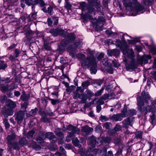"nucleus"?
<instances>
[{
  "label": "nucleus",
  "mask_w": 156,
  "mask_h": 156,
  "mask_svg": "<svg viewBox=\"0 0 156 156\" xmlns=\"http://www.w3.org/2000/svg\"><path fill=\"white\" fill-rule=\"evenodd\" d=\"M97 112L98 113H99L100 112V111L101 109V107L100 105H98L97 107Z\"/></svg>",
  "instance_id": "nucleus-63"
},
{
  "label": "nucleus",
  "mask_w": 156,
  "mask_h": 156,
  "mask_svg": "<svg viewBox=\"0 0 156 156\" xmlns=\"http://www.w3.org/2000/svg\"><path fill=\"white\" fill-rule=\"evenodd\" d=\"M36 112V109H32L30 111V114H32L31 115H34L35 114Z\"/></svg>",
  "instance_id": "nucleus-64"
},
{
  "label": "nucleus",
  "mask_w": 156,
  "mask_h": 156,
  "mask_svg": "<svg viewBox=\"0 0 156 156\" xmlns=\"http://www.w3.org/2000/svg\"><path fill=\"white\" fill-rule=\"evenodd\" d=\"M111 140V139L109 137H105V141L106 143L109 142Z\"/></svg>",
  "instance_id": "nucleus-56"
},
{
  "label": "nucleus",
  "mask_w": 156,
  "mask_h": 156,
  "mask_svg": "<svg viewBox=\"0 0 156 156\" xmlns=\"http://www.w3.org/2000/svg\"><path fill=\"white\" fill-rule=\"evenodd\" d=\"M89 84L90 82L89 81H86L83 82L82 83V86L83 87L86 88L89 85Z\"/></svg>",
  "instance_id": "nucleus-37"
},
{
  "label": "nucleus",
  "mask_w": 156,
  "mask_h": 156,
  "mask_svg": "<svg viewBox=\"0 0 156 156\" xmlns=\"http://www.w3.org/2000/svg\"><path fill=\"white\" fill-rule=\"evenodd\" d=\"M82 44L80 42H77L74 45L70 46L68 48V49L69 51H73L75 50L77 48H80L81 47Z\"/></svg>",
  "instance_id": "nucleus-12"
},
{
  "label": "nucleus",
  "mask_w": 156,
  "mask_h": 156,
  "mask_svg": "<svg viewBox=\"0 0 156 156\" xmlns=\"http://www.w3.org/2000/svg\"><path fill=\"white\" fill-rule=\"evenodd\" d=\"M93 130L92 128L86 126L82 128V131L84 132L86 134H88L90 132L92 131Z\"/></svg>",
  "instance_id": "nucleus-19"
},
{
  "label": "nucleus",
  "mask_w": 156,
  "mask_h": 156,
  "mask_svg": "<svg viewBox=\"0 0 156 156\" xmlns=\"http://www.w3.org/2000/svg\"><path fill=\"white\" fill-rule=\"evenodd\" d=\"M6 105L8 107L12 109H14L16 106V103L10 100L6 101Z\"/></svg>",
  "instance_id": "nucleus-14"
},
{
  "label": "nucleus",
  "mask_w": 156,
  "mask_h": 156,
  "mask_svg": "<svg viewBox=\"0 0 156 156\" xmlns=\"http://www.w3.org/2000/svg\"><path fill=\"white\" fill-rule=\"evenodd\" d=\"M7 97L5 95L1 96L0 98L1 101L2 103H3L7 100Z\"/></svg>",
  "instance_id": "nucleus-39"
},
{
  "label": "nucleus",
  "mask_w": 156,
  "mask_h": 156,
  "mask_svg": "<svg viewBox=\"0 0 156 156\" xmlns=\"http://www.w3.org/2000/svg\"><path fill=\"white\" fill-rule=\"evenodd\" d=\"M67 129L69 131H72L74 133H77V134L79 133L80 130L78 128L73 126L72 125H69L67 128Z\"/></svg>",
  "instance_id": "nucleus-15"
},
{
  "label": "nucleus",
  "mask_w": 156,
  "mask_h": 156,
  "mask_svg": "<svg viewBox=\"0 0 156 156\" xmlns=\"http://www.w3.org/2000/svg\"><path fill=\"white\" fill-rule=\"evenodd\" d=\"M101 98L104 100H105L109 98V95L108 94H104Z\"/></svg>",
  "instance_id": "nucleus-52"
},
{
  "label": "nucleus",
  "mask_w": 156,
  "mask_h": 156,
  "mask_svg": "<svg viewBox=\"0 0 156 156\" xmlns=\"http://www.w3.org/2000/svg\"><path fill=\"white\" fill-rule=\"evenodd\" d=\"M119 51L117 49H112L108 51V54L111 56L114 55L117 57L119 55Z\"/></svg>",
  "instance_id": "nucleus-18"
},
{
  "label": "nucleus",
  "mask_w": 156,
  "mask_h": 156,
  "mask_svg": "<svg viewBox=\"0 0 156 156\" xmlns=\"http://www.w3.org/2000/svg\"><path fill=\"white\" fill-rule=\"evenodd\" d=\"M34 133V132L33 130H31L29 131L27 135V137L29 138H32Z\"/></svg>",
  "instance_id": "nucleus-30"
},
{
  "label": "nucleus",
  "mask_w": 156,
  "mask_h": 156,
  "mask_svg": "<svg viewBox=\"0 0 156 156\" xmlns=\"http://www.w3.org/2000/svg\"><path fill=\"white\" fill-rule=\"evenodd\" d=\"M72 142L73 144L76 147L80 148L81 145L80 144L79 141L76 137L72 139Z\"/></svg>",
  "instance_id": "nucleus-23"
},
{
  "label": "nucleus",
  "mask_w": 156,
  "mask_h": 156,
  "mask_svg": "<svg viewBox=\"0 0 156 156\" xmlns=\"http://www.w3.org/2000/svg\"><path fill=\"white\" fill-rule=\"evenodd\" d=\"M80 90L81 93H82L83 91L80 90V87H78L76 90L73 93V98L75 99H78V98H80L82 99L81 94L80 95V94L78 92V91Z\"/></svg>",
  "instance_id": "nucleus-16"
},
{
  "label": "nucleus",
  "mask_w": 156,
  "mask_h": 156,
  "mask_svg": "<svg viewBox=\"0 0 156 156\" xmlns=\"http://www.w3.org/2000/svg\"><path fill=\"white\" fill-rule=\"evenodd\" d=\"M144 57L147 59L148 60L150 59L151 58V56L149 55H145L144 56Z\"/></svg>",
  "instance_id": "nucleus-62"
},
{
  "label": "nucleus",
  "mask_w": 156,
  "mask_h": 156,
  "mask_svg": "<svg viewBox=\"0 0 156 156\" xmlns=\"http://www.w3.org/2000/svg\"><path fill=\"white\" fill-rule=\"evenodd\" d=\"M104 100L101 98L97 102V104L99 105H103L104 104Z\"/></svg>",
  "instance_id": "nucleus-46"
},
{
  "label": "nucleus",
  "mask_w": 156,
  "mask_h": 156,
  "mask_svg": "<svg viewBox=\"0 0 156 156\" xmlns=\"http://www.w3.org/2000/svg\"><path fill=\"white\" fill-rule=\"evenodd\" d=\"M46 138L49 139L50 140L55 139V140H52V142H54L57 141L55 136L52 132H48L44 135V132H41L39 133V136L36 140L38 143H41L43 142L44 140Z\"/></svg>",
  "instance_id": "nucleus-3"
},
{
  "label": "nucleus",
  "mask_w": 156,
  "mask_h": 156,
  "mask_svg": "<svg viewBox=\"0 0 156 156\" xmlns=\"http://www.w3.org/2000/svg\"><path fill=\"white\" fill-rule=\"evenodd\" d=\"M124 4L126 7L130 6L131 5V2L130 0H126L124 2Z\"/></svg>",
  "instance_id": "nucleus-33"
},
{
  "label": "nucleus",
  "mask_w": 156,
  "mask_h": 156,
  "mask_svg": "<svg viewBox=\"0 0 156 156\" xmlns=\"http://www.w3.org/2000/svg\"><path fill=\"white\" fill-rule=\"evenodd\" d=\"M29 97V94H26L24 91H23L20 99L23 101H26L28 99Z\"/></svg>",
  "instance_id": "nucleus-22"
},
{
  "label": "nucleus",
  "mask_w": 156,
  "mask_h": 156,
  "mask_svg": "<svg viewBox=\"0 0 156 156\" xmlns=\"http://www.w3.org/2000/svg\"><path fill=\"white\" fill-rule=\"evenodd\" d=\"M71 5L69 3L68 1L65 2V7L68 9H70L71 7Z\"/></svg>",
  "instance_id": "nucleus-35"
},
{
  "label": "nucleus",
  "mask_w": 156,
  "mask_h": 156,
  "mask_svg": "<svg viewBox=\"0 0 156 156\" xmlns=\"http://www.w3.org/2000/svg\"><path fill=\"white\" fill-rule=\"evenodd\" d=\"M77 134V133H74L73 132H71L69 133L67 135V136L66 137V141L67 142H68L70 141L71 138L74 136L75 134Z\"/></svg>",
  "instance_id": "nucleus-25"
},
{
  "label": "nucleus",
  "mask_w": 156,
  "mask_h": 156,
  "mask_svg": "<svg viewBox=\"0 0 156 156\" xmlns=\"http://www.w3.org/2000/svg\"><path fill=\"white\" fill-rule=\"evenodd\" d=\"M85 93H86V94H81L82 97L81 102L82 103H85L88 98H90L94 95V93L89 90H87L85 91Z\"/></svg>",
  "instance_id": "nucleus-6"
},
{
  "label": "nucleus",
  "mask_w": 156,
  "mask_h": 156,
  "mask_svg": "<svg viewBox=\"0 0 156 156\" xmlns=\"http://www.w3.org/2000/svg\"><path fill=\"white\" fill-rule=\"evenodd\" d=\"M25 115V113L23 112L20 111L17 112L15 118V120L18 123L21 122Z\"/></svg>",
  "instance_id": "nucleus-9"
},
{
  "label": "nucleus",
  "mask_w": 156,
  "mask_h": 156,
  "mask_svg": "<svg viewBox=\"0 0 156 156\" xmlns=\"http://www.w3.org/2000/svg\"><path fill=\"white\" fill-rule=\"evenodd\" d=\"M129 50H128L126 46L125 47V49L123 50L122 51L123 54L126 55H127L128 56H129V55L128 53V51Z\"/></svg>",
  "instance_id": "nucleus-36"
},
{
  "label": "nucleus",
  "mask_w": 156,
  "mask_h": 156,
  "mask_svg": "<svg viewBox=\"0 0 156 156\" xmlns=\"http://www.w3.org/2000/svg\"><path fill=\"white\" fill-rule=\"evenodd\" d=\"M4 122L6 128L8 129L10 127V124L7 119H5L4 121Z\"/></svg>",
  "instance_id": "nucleus-44"
},
{
  "label": "nucleus",
  "mask_w": 156,
  "mask_h": 156,
  "mask_svg": "<svg viewBox=\"0 0 156 156\" xmlns=\"http://www.w3.org/2000/svg\"><path fill=\"white\" fill-rule=\"evenodd\" d=\"M108 118L105 116L101 115L100 117V120L102 122H105L107 121Z\"/></svg>",
  "instance_id": "nucleus-47"
},
{
  "label": "nucleus",
  "mask_w": 156,
  "mask_h": 156,
  "mask_svg": "<svg viewBox=\"0 0 156 156\" xmlns=\"http://www.w3.org/2000/svg\"><path fill=\"white\" fill-rule=\"evenodd\" d=\"M75 37L74 34L71 33L68 34L67 40H68V41L67 42L66 41L65 42V44H66L67 43H69L71 41H73L75 39Z\"/></svg>",
  "instance_id": "nucleus-17"
},
{
  "label": "nucleus",
  "mask_w": 156,
  "mask_h": 156,
  "mask_svg": "<svg viewBox=\"0 0 156 156\" xmlns=\"http://www.w3.org/2000/svg\"><path fill=\"white\" fill-rule=\"evenodd\" d=\"M104 126L106 129H108L112 126V124L110 122H106L104 123Z\"/></svg>",
  "instance_id": "nucleus-38"
},
{
  "label": "nucleus",
  "mask_w": 156,
  "mask_h": 156,
  "mask_svg": "<svg viewBox=\"0 0 156 156\" xmlns=\"http://www.w3.org/2000/svg\"><path fill=\"white\" fill-rule=\"evenodd\" d=\"M14 94L15 96L18 97L20 95V93L19 91H15Z\"/></svg>",
  "instance_id": "nucleus-59"
},
{
  "label": "nucleus",
  "mask_w": 156,
  "mask_h": 156,
  "mask_svg": "<svg viewBox=\"0 0 156 156\" xmlns=\"http://www.w3.org/2000/svg\"><path fill=\"white\" fill-rule=\"evenodd\" d=\"M44 49L47 50H49L50 49V47L49 45L47 44H44Z\"/></svg>",
  "instance_id": "nucleus-54"
},
{
  "label": "nucleus",
  "mask_w": 156,
  "mask_h": 156,
  "mask_svg": "<svg viewBox=\"0 0 156 156\" xmlns=\"http://www.w3.org/2000/svg\"><path fill=\"white\" fill-rule=\"evenodd\" d=\"M15 53L16 54V57H17L19 56L20 54V51L18 49H16L15 51Z\"/></svg>",
  "instance_id": "nucleus-58"
},
{
  "label": "nucleus",
  "mask_w": 156,
  "mask_h": 156,
  "mask_svg": "<svg viewBox=\"0 0 156 156\" xmlns=\"http://www.w3.org/2000/svg\"><path fill=\"white\" fill-rule=\"evenodd\" d=\"M49 121V119L47 117L43 116L41 119V121L42 122H47Z\"/></svg>",
  "instance_id": "nucleus-48"
},
{
  "label": "nucleus",
  "mask_w": 156,
  "mask_h": 156,
  "mask_svg": "<svg viewBox=\"0 0 156 156\" xmlns=\"http://www.w3.org/2000/svg\"><path fill=\"white\" fill-rule=\"evenodd\" d=\"M153 0H144L143 4L145 5H151Z\"/></svg>",
  "instance_id": "nucleus-40"
},
{
  "label": "nucleus",
  "mask_w": 156,
  "mask_h": 156,
  "mask_svg": "<svg viewBox=\"0 0 156 156\" xmlns=\"http://www.w3.org/2000/svg\"><path fill=\"white\" fill-rule=\"evenodd\" d=\"M102 62L104 66H107L108 65V60L107 58H104L102 61Z\"/></svg>",
  "instance_id": "nucleus-49"
},
{
  "label": "nucleus",
  "mask_w": 156,
  "mask_h": 156,
  "mask_svg": "<svg viewBox=\"0 0 156 156\" xmlns=\"http://www.w3.org/2000/svg\"><path fill=\"white\" fill-rule=\"evenodd\" d=\"M37 4H39V6L41 7H44L46 5L43 0H37Z\"/></svg>",
  "instance_id": "nucleus-31"
},
{
  "label": "nucleus",
  "mask_w": 156,
  "mask_h": 156,
  "mask_svg": "<svg viewBox=\"0 0 156 156\" xmlns=\"http://www.w3.org/2000/svg\"><path fill=\"white\" fill-rule=\"evenodd\" d=\"M16 138V135L14 133H12V135H9L7 137L8 143L10 145H12L14 149L17 148V144L14 143L13 144L12 143L11 141L14 140Z\"/></svg>",
  "instance_id": "nucleus-8"
},
{
  "label": "nucleus",
  "mask_w": 156,
  "mask_h": 156,
  "mask_svg": "<svg viewBox=\"0 0 156 156\" xmlns=\"http://www.w3.org/2000/svg\"><path fill=\"white\" fill-rule=\"evenodd\" d=\"M61 31V30L57 29H52L50 30V33L55 36H57Z\"/></svg>",
  "instance_id": "nucleus-24"
},
{
  "label": "nucleus",
  "mask_w": 156,
  "mask_h": 156,
  "mask_svg": "<svg viewBox=\"0 0 156 156\" xmlns=\"http://www.w3.org/2000/svg\"><path fill=\"white\" fill-rule=\"evenodd\" d=\"M112 62L114 67H118L119 66V64L116 60H113Z\"/></svg>",
  "instance_id": "nucleus-50"
},
{
  "label": "nucleus",
  "mask_w": 156,
  "mask_h": 156,
  "mask_svg": "<svg viewBox=\"0 0 156 156\" xmlns=\"http://www.w3.org/2000/svg\"><path fill=\"white\" fill-rule=\"evenodd\" d=\"M27 106V102H25L21 104V109L25 111L26 110Z\"/></svg>",
  "instance_id": "nucleus-43"
},
{
  "label": "nucleus",
  "mask_w": 156,
  "mask_h": 156,
  "mask_svg": "<svg viewBox=\"0 0 156 156\" xmlns=\"http://www.w3.org/2000/svg\"><path fill=\"white\" fill-rule=\"evenodd\" d=\"M77 57L78 58H81V59H83L84 58V55L83 54H78V55Z\"/></svg>",
  "instance_id": "nucleus-60"
},
{
  "label": "nucleus",
  "mask_w": 156,
  "mask_h": 156,
  "mask_svg": "<svg viewBox=\"0 0 156 156\" xmlns=\"http://www.w3.org/2000/svg\"><path fill=\"white\" fill-rule=\"evenodd\" d=\"M7 66V65L4 63V62L0 60V69H4Z\"/></svg>",
  "instance_id": "nucleus-28"
},
{
  "label": "nucleus",
  "mask_w": 156,
  "mask_h": 156,
  "mask_svg": "<svg viewBox=\"0 0 156 156\" xmlns=\"http://www.w3.org/2000/svg\"><path fill=\"white\" fill-rule=\"evenodd\" d=\"M48 24L49 26H51L52 24V21L51 18H49L47 20Z\"/></svg>",
  "instance_id": "nucleus-57"
},
{
  "label": "nucleus",
  "mask_w": 156,
  "mask_h": 156,
  "mask_svg": "<svg viewBox=\"0 0 156 156\" xmlns=\"http://www.w3.org/2000/svg\"><path fill=\"white\" fill-rule=\"evenodd\" d=\"M55 132L56 135L57 136H63V134L61 131V130L59 128L56 129Z\"/></svg>",
  "instance_id": "nucleus-26"
},
{
  "label": "nucleus",
  "mask_w": 156,
  "mask_h": 156,
  "mask_svg": "<svg viewBox=\"0 0 156 156\" xmlns=\"http://www.w3.org/2000/svg\"><path fill=\"white\" fill-rule=\"evenodd\" d=\"M104 55L103 53H101L98 57V60H100L104 56Z\"/></svg>",
  "instance_id": "nucleus-53"
},
{
  "label": "nucleus",
  "mask_w": 156,
  "mask_h": 156,
  "mask_svg": "<svg viewBox=\"0 0 156 156\" xmlns=\"http://www.w3.org/2000/svg\"><path fill=\"white\" fill-rule=\"evenodd\" d=\"M144 11V7L143 5L140 4L137 5L132 11V15L135 16L138 13H143Z\"/></svg>",
  "instance_id": "nucleus-7"
},
{
  "label": "nucleus",
  "mask_w": 156,
  "mask_h": 156,
  "mask_svg": "<svg viewBox=\"0 0 156 156\" xmlns=\"http://www.w3.org/2000/svg\"><path fill=\"white\" fill-rule=\"evenodd\" d=\"M103 81L102 80H98L97 82H96V83L98 85L101 86V84L102 83Z\"/></svg>",
  "instance_id": "nucleus-61"
},
{
  "label": "nucleus",
  "mask_w": 156,
  "mask_h": 156,
  "mask_svg": "<svg viewBox=\"0 0 156 156\" xmlns=\"http://www.w3.org/2000/svg\"><path fill=\"white\" fill-rule=\"evenodd\" d=\"M132 117H128L127 119L124 120L123 121V127L126 128H127L128 126L130 125L132 126L131 123L133 121Z\"/></svg>",
  "instance_id": "nucleus-11"
},
{
  "label": "nucleus",
  "mask_w": 156,
  "mask_h": 156,
  "mask_svg": "<svg viewBox=\"0 0 156 156\" xmlns=\"http://www.w3.org/2000/svg\"><path fill=\"white\" fill-rule=\"evenodd\" d=\"M88 143L91 147H95L97 142L95 137H93L89 138L88 140Z\"/></svg>",
  "instance_id": "nucleus-13"
},
{
  "label": "nucleus",
  "mask_w": 156,
  "mask_h": 156,
  "mask_svg": "<svg viewBox=\"0 0 156 156\" xmlns=\"http://www.w3.org/2000/svg\"><path fill=\"white\" fill-rule=\"evenodd\" d=\"M89 2V5L87 7L86 3L84 2H83L80 3L79 8L82 11H84L87 8L88 11L89 13H92L94 11V9L91 7V5L94 6L98 10H99L101 6L100 1L98 0H88Z\"/></svg>",
  "instance_id": "nucleus-2"
},
{
  "label": "nucleus",
  "mask_w": 156,
  "mask_h": 156,
  "mask_svg": "<svg viewBox=\"0 0 156 156\" xmlns=\"http://www.w3.org/2000/svg\"><path fill=\"white\" fill-rule=\"evenodd\" d=\"M121 129V127L119 125H116L114 128V130L116 131H119Z\"/></svg>",
  "instance_id": "nucleus-51"
},
{
  "label": "nucleus",
  "mask_w": 156,
  "mask_h": 156,
  "mask_svg": "<svg viewBox=\"0 0 156 156\" xmlns=\"http://www.w3.org/2000/svg\"><path fill=\"white\" fill-rule=\"evenodd\" d=\"M109 147V146L108 145H106L103 148L102 150H101V152H103V154L105 155L106 154V152H107V148H108Z\"/></svg>",
  "instance_id": "nucleus-41"
},
{
  "label": "nucleus",
  "mask_w": 156,
  "mask_h": 156,
  "mask_svg": "<svg viewBox=\"0 0 156 156\" xmlns=\"http://www.w3.org/2000/svg\"><path fill=\"white\" fill-rule=\"evenodd\" d=\"M87 60L89 61V64L90 65V70L91 73L95 74L97 70L96 69L97 63L95 58L93 56H91L90 58H88Z\"/></svg>",
  "instance_id": "nucleus-4"
},
{
  "label": "nucleus",
  "mask_w": 156,
  "mask_h": 156,
  "mask_svg": "<svg viewBox=\"0 0 156 156\" xmlns=\"http://www.w3.org/2000/svg\"><path fill=\"white\" fill-rule=\"evenodd\" d=\"M151 98V97L148 93H146L144 91L142 92L140 100L137 102V105L140 107V112L144 115H146L147 112H151L152 115L150 117L151 123L152 125V127H153L155 123V114L156 112V99L151 102V105H148L146 107H142L144 105V102L147 103L148 100H150Z\"/></svg>",
  "instance_id": "nucleus-1"
},
{
  "label": "nucleus",
  "mask_w": 156,
  "mask_h": 156,
  "mask_svg": "<svg viewBox=\"0 0 156 156\" xmlns=\"http://www.w3.org/2000/svg\"><path fill=\"white\" fill-rule=\"evenodd\" d=\"M104 90V88H102L100 89L99 90H98L96 92L94 95L95 97H98L103 92Z\"/></svg>",
  "instance_id": "nucleus-29"
},
{
  "label": "nucleus",
  "mask_w": 156,
  "mask_h": 156,
  "mask_svg": "<svg viewBox=\"0 0 156 156\" xmlns=\"http://www.w3.org/2000/svg\"><path fill=\"white\" fill-rule=\"evenodd\" d=\"M81 17L84 21H87L88 19L91 20L93 19L92 16L88 13L84 14L82 13Z\"/></svg>",
  "instance_id": "nucleus-21"
},
{
  "label": "nucleus",
  "mask_w": 156,
  "mask_h": 156,
  "mask_svg": "<svg viewBox=\"0 0 156 156\" xmlns=\"http://www.w3.org/2000/svg\"><path fill=\"white\" fill-rule=\"evenodd\" d=\"M127 113L126 109H124L122 112V114L114 115L112 117L111 119L114 121H120L122 119V118L125 117V115L127 114Z\"/></svg>",
  "instance_id": "nucleus-5"
},
{
  "label": "nucleus",
  "mask_w": 156,
  "mask_h": 156,
  "mask_svg": "<svg viewBox=\"0 0 156 156\" xmlns=\"http://www.w3.org/2000/svg\"><path fill=\"white\" fill-rule=\"evenodd\" d=\"M37 0H25V3L29 5H34L37 4Z\"/></svg>",
  "instance_id": "nucleus-20"
},
{
  "label": "nucleus",
  "mask_w": 156,
  "mask_h": 156,
  "mask_svg": "<svg viewBox=\"0 0 156 156\" xmlns=\"http://www.w3.org/2000/svg\"><path fill=\"white\" fill-rule=\"evenodd\" d=\"M142 132L138 131L136 133L135 136L137 139H141L142 138Z\"/></svg>",
  "instance_id": "nucleus-27"
},
{
  "label": "nucleus",
  "mask_w": 156,
  "mask_h": 156,
  "mask_svg": "<svg viewBox=\"0 0 156 156\" xmlns=\"http://www.w3.org/2000/svg\"><path fill=\"white\" fill-rule=\"evenodd\" d=\"M105 20V19L103 17H99L97 20V24H98L99 23L101 24V23L104 22Z\"/></svg>",
  "instance_id": "nucleus-34"
},
{
  "label": "nucleus",
  "mask_w": 156,
  "mask_h": 156,
  "mask_svg": "<svg viewBox=\"0 0 156 156\" xmlns=\"http://www.w3.org/2000/svg\"><path fill=\"white\" fill-rule=\"evenodd\" d=\"M120 35L122 36V40L124 44H125L126 41H128V43L130 44L132 41L129 39V38H131V37L127 34H123L122 33H120Z\"/></svg>",
  "instance_id": "nucleus-10"
},
{
  "label": "nucleus",
  "mask_w": 156,
  "mask_h": 156,
  "mask_svg": "<svg viewBox=\"0 0 156 156\" xmlns=\"http://www.w3.org/2000/svg\"><path fill=\"white\" fill-rule=\"evenodd\" d=\"M31 18L33 19L32 20L34 19H35L37 18V15L36 13L35 12L32 13L31 14Z\"/></svg>",
  "instance_id": "nucleus-55"
},
{
  "label": "nucleus",
  "mask_w": 156,
  "mask_h": 156,
  "mask_svg": "<svg viewBox=\"0 0 156 156\" xmlns=\"http://www.w3.org/2000/svg\"><path fill=\"white\" fill-rule=\"evenodd\" d=\"M151 51L153 55L156 54V46H153L150 48Z\"/></svg>",
  "instance_id": "nucleus-32"
},
{
  "label": "nucleus",
  "mask_w": 156,
  "mask_h": 156,
  "mask_svg": "<svg viewBox=\"0 0 156 156\" xmlns=\"http://www.w3.org/2000/svg\"><path fill=\"white\" fill-rule=\"evenodd\" d=\"M129 115L130 116H133L136 114V112L135 110L132 109L129 111Z\"/></svg>",
  "instance_id": "nucleus-45"
},
{
  "label": "nucleus",
  "mask_w": 156,
  "mask_h": 156,
  "mask_svg": "<svg viewBox=\"0 0 156 156\" xmlns=\"http://www.w3.org/2000/svg\"><path fill=\"white\" fill-rule=\"evenodd\" d=\"M53 12V7L51 6H49L48 8L47 12H48L50 15H51Z\"/></svg>",
  "instance_id": "nucleus-42"
}]
</instances>
